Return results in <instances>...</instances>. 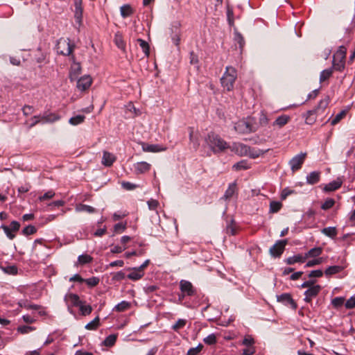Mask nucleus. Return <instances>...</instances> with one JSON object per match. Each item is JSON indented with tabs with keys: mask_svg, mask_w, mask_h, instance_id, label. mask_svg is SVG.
<instances>
[{
	"mask_svg": "<svg viewBox=\"0 0 355 355\" xmlns=\"http://www.w3.org/2000/svg\"><path fill=\"white\" fill-rule=\"evenodd\" d=\"M205 142L214 153L223 152L230 147L224 139L214 132L208 134Z\"/></svg>",
	"mask_w": 355,
	"mask_h": 355,
	"instance_id": "f257e3e1",
	"label": "nucleus"
},
{
	"mask_svg": "<svg viewBox=\"0 0 355 355\" xmlns=\"http://www.w3.org/2000/svg\"><path fill=\"white\" fill-rule=\"evenodd\" d=\"M236 76V69L232 67H227L225 72L220 79L223 87L227 91L232 90L234 87Z\"/></svg>",
	"mask_w": 355,
	"mask_h": 355,
	"instance_id": "f03ea898",
	"label": "nucleus"
},
{
	"mask_svg": "<svg viewBox=\"0 0 355 355\" xmlns=\"http://www.w3.org/2000/svg\"><path fill=\"white\" fill-rule=\"evenodd\" d=\"M75 45L71 43L69 38H60L56 44V51L58 54L62 55H70L74 49Z\"/></svg>",
	"mask_w": 355,
	"mask_h": 355,
	"instance_id": "7ed1b4c3",
	"label": "nucleus"
},
{
	"mask_svg": "<svg viewBox=\"0 0 355 355\" xmlns=\"http://www.w3.org/2000/svg\"><path fill=\"white\" fill-rule=\"evenodd\" d=\"M234 129L240 134H248L255 131L252 124L245 119L240 120L235 123Z\"/></svg>",
	"mask_w": 355,
	"mask_h": 355,
	"instance_id": "20e7f679",
	"label": "nucleus"
},
{
	"mask_svg": "<svg viewBox=\"0 0 355 355\" xmlns=\"http://www.w3.org/2000/svg\"><path fill=\"white\" fill-rule=\"evenodd\" d=\"M306 157V153H300V154L294 156L288 162L291 169L293 172L298 171L301 168L305 158Z\"/></svg>",
	"mask_w": 355,
	"mask_h": 355,
	"instance_id": "39448f33",
	"label": "nucleus"
},
{
	"mask_svg": "<svg viewBox=\"0 0 355 355\" xmlns=\"http://www.w3.org/2000/svg\"><path fill=\"white\" fill-rule=\"evenodd\" d=\"M286 244V239L277 241L269 250L270 255L275 258L279 257L284 252Z\"/></svg>",
	"mask_w": 355,
	"mask_h": 355,
	"instance_id": "423d86ee",
	"label": "nucleus"
},
{
	"mask_svg": "<svg viewBox=\"0 0 355 355\" xmlns=\"http://www.w3.org/2000/svg\"><path fill=\"white\" fill-rule=\"evenodd\" d=\"M74 6V18L76 22L79 25H82L83 22V0H73Z\"/></svg>",
	"mask_w": 355,
	"mask_h": 355,
	"instance_id": "0eeeda50",
	"label": "nucleus"
},
{
	"mask_svg": "<svg viewBox=\"0 0 355 355\" xmlns=\"http://www.w3.org/2000/svg\"><path fill=\"white\" fill-rule=\"evenodd\" d=\"M180 289L182 293L187 296H193L196 293V290L193 284L187 280L182 279L180 282Z\"/></svg>",
	"mask_w": 355,
	"mask_h": 355,
	"instance_id": "6e6552de",
	"label": "nucleus"
},
{
	"mask_svg": "<svg viewBox=\"0 0 355 355\" xmlns=\"http://www.w3.org/2000/svg\"><path fill=\"white\" fill-rule=\"evenodd\" d=\"M229 148L236 155L242 157L247 156V150H249V146L240 142H234L230 146Z\"/></svg>",
	"mask_w": 355,
	"mask_h": 355,
	"instance_id": "1a4fd4ad",
	"label": "nucleus"
},
{
	"mask_svg": "<svg viewBox=\"0 0 355 355\" xmlns=\"http://www.w3.org/2000/svg\"><path fill=\"white\" fill-rule=\"evenodd\" d=\"M277 302L286 306H290L293 309H297V304L289 293H283L277 296Z\"/></svg>",
	"mask_w": 355,
	"mask_h": 355,
	"instance_id": "9d476101",
	"label": "nucleus"
},
{
	"mask_svg": "<svg viewBox=\"0 0 355 355\" xmlns=\"http://www.w3.org/2000/svg\"><path fill=\"white\" fill-rule=\"evenodd\" d=\"M322 287L320 285H314L311 286V288H308L304 292L305 297L304 300L306 302H310L312 298L316 297L320 291H321Z\"/></svg>",
	"mask_w": 355,
	"mask_h": 355,
	"instance_id": "9b49d317",
	"label": "nucleus"
},
{
	"mask_svg": "<svg viewBox=\"0 0 355 355\" xmlns=\"http://www.w3.org/2000/svg\"><path fill=\"white\" fill-rule=\"evenodd\" d=\"M92 83V80L89 76H83L77 80L76 87L78 90L83 92L89 88Z\"/></svg>",
	"mask_w": 355,
	"mask_h": 355,
	"instance_id": "f8f14e48",
	"label": "nucleus"
},
{
	"mask_svg": "<svg viewBox=\"0 0 355 355\" xmlns=\"http://www.w3.org/2000/svg\"><path fill=\"white\" fill-rule=\"evenodd\" d=\"M343 184V181L340 178H338L336 180L327 184L324 188L323 191L325 192H331L338 189Z\"/></svg>",
	"mask_w": 355,
	"mask_h": 355,
	"instance_id": "ddd939ff",
	"label": "nucleus"
},
{
	"mask_svg": "<svg viewBox=\"0 0 355 355\" xmlns=\"http://www.w3.org/2000/svg\"><path fill=\"white\" fill-rule=\"evenodd\" d=\"M116 160V157L114 154L107 151H104L101 163L105 166H111Z\"/></svg>",
	"mask_w": 355,
	"mask_h": 355,
	"instance_id": "4468645a",
	"label": "nucleus"
},
{
	"mask_svg": "<svg viewBox=\"0 0 355 355\" xmlns=\"http://www.w3.org/2000/svg\"><path fill=\"white\" fill-rule=\"evenodd\" d=\"M64 301L67 304H71L74 306H78L82 301L78 295L73 293H68L64 296Z\"/></svg>",
	"mask_w": 355,
	"mask_h": 355,
	"instance_id": "2eb2a0df",
	"label": "nucleus"
},
{
	"mask_svg": "<svg viewBox=\"0 0 355 355\" xmlns=\"http://www.w3.org/2000/svg\"><path fill=\"white\" fill-rule=\"evenodd\" d=\"M135 171L137 174H141L150 170V165L146 162H140L135 164Z\"/></svg>",
	"mask_w": 355,
	"mask_h": 355,
	"instance_id": "dca6fc26",
	"label": "nucleus"
},
{
	"mask_svg": "<svg viewBox=\"0 0 355 355\" xmlns=\"http://www.w3.org/2000/svg\"><path fill=\"white\" fill-rule=\"evenodd\" d=\"M268 150H262L257 148H252L249 146V150H247L248 155L250 158L255 159L259 157L260 155L266 153Z\"/></svg>",
	"mask_w": 355,
	"mask_h": 355,
	"instance_id": "f3484780",
	"label": "nucleus"
},
{
	"mask_svg": "<svg viewBox=\"0 0 355 355\" xmlns=\"http://www.w3.org/2000/svg\"><path fill=\"white\" fill-rule=\"evenodd\" d=\"M320 172L316 171L311 172L306 178L307 184L311 185L318 183L320 181Z\"/></svg>",
	"mask_w": 355,
	"mask_h": 355,
	"instance_id": "a211bd4d",
	"label": "nucleus"
},
{
	"mask_svg": "<svg viewBox=\"0 0 355 355\" xmlns=\"http://www.w3.org/2000/svg\"><path fill=\"white\" fill-rule=\"evenodd\" d=\"M347 48L345 45H340L336 52L334 54L333 59L336 60H345Z\"/></svg>",
	"mask_w": 355,
	"mask_h": 355,
	"instance_id": "6ab92c4d",
	"label": "nucleus"
},
{
	"mask_svg": "<svg viewBox=\"0 0 355 355\" xmlns=\"http://www.w3.org/2000/svg\"><path fill=\"white\" fill-rule=\"evenodd\" d=\"M130 272L128 275L127 277L132 281H137L141 279L144 275V272H140L136 268H128Z\"/></svg>",
	"mask_w": 355,
	"mask_h": 355,
	"instance_id": "aec40b11",
	"label": "nucleus"
},
{
	"mask_svg": "<svg viewBox=\"0 0 355 355\" xmlns=\"http://www.w3.org/2000/svg\"><path fill=\"white\" fill-rule=\"evenodd\" d=\"M81 71V67L80 63L78 62H73V65L71 66L69 77L71 81L76 79L78 75L80 73Z\"/></svg>",
	"mask_w": 355,
	"mask_h": 355,
	"instance_id": "412c9836",
	"label": "nucleus"
},
{
	"mask_svg": "<svg viewBox=\"0 0 355 355\" xmlns=\"http://www.w3.org/2000/svg\"><path fill=\"white\" fill-rule=\"evenodd\" d=\"M306 261V257L301 254H296L293 257H288L285 262L288 265H292L295 263H304Z\"/></svg>",
	"mask_w": 355,
	"mask_h": 355,
	"instance_id": "4be33fe9",
	"label": "nucleus"
},
{
	"mask_svg": "<svg viewBox=\"0 0 355 355\" xmlns=\"http://www.w3.org/2000/svg\"><path fill=\"white\" fill-rule=\"evenodd\" d=\"M134 13V10L130 4H124L120 8V14L123 18L130 17Z\"/></svg>",
	"mask_w": 355,
	"mask_h": 355,
	"instance_id": "5701e85b",
	"label": "nucleus"
},
{
	"mask_svg": "<svg viewBox=\"0 0 355 355\" xmlns=\"http://www.w3.org/2000/svg\"><path fill=\"white\" fill-rule=\"evenodd\" d=\"M18 304L20 307L26 309L28 310H39L40 309V306L37 304H31L27 300H21L18 302Z\"/></svg>",
	"mask_w": 355,
	"mask_h": 355,
	"instance_id": "b1692460",
	"label": "nucleus"
},
{
	"mask_svg": "<svg viewBox=\"0 0 355 355\" xmlns=\"http://www.w3.org/2000/svg\"><path fill=\"white\" fill-rule=\"evenodd\" d=\"M316 110H309L305 116V123L309 125L313 124L316 121Z\"/></svg>",
	"mask_w": 355,
	"mask_h": 355,
	"instance_id": "393cba45",
	"label": "nucleus"
},
{
	"mask_svg": "<svg viewBox=\"0 0 355 355\" xmlns=\"http://www.w3.org/2000/svg\"><path fill=\"white\" fill-rule=\"evenodd\" d=\"M236 190V182H232L230 184L228 188L225 192V194L223 196V198L225 200H230L235 193Z\"/></svg>",
	"mask_w": 355,
	"mask_h": 355,
	"instance_id": "a878e982",
	"label": "nucleus"
},
{
	"mask_svg": "<svg viewBox=\"0 0 355 355\" xmlns=\"http://www.w3.org/2000/svg\"><path fill=\"white\" fill-rule=\"evenodd\" d=\"M40 118H41L42 123H53V122H55L60 119L59 116H58L55 114H53V113L46 114L43 116H40Z\"/></svg>",
	"mask_w": 355,
	"mask_h": 355,
	"instance_id": "bb28decb",
	"label": "nucleus"
},
{
	"mask_svg": "<svg viewBox=\"0 0 355 355\" xmlns=\"http://www.w3.org/2000/svg\"><path fill=\"white\" fill-rule=\"evenodd\" d=\"M75 210L77 212L94 213L95 211V209L93 207L81 203L76 205Z\"/></svg>",
	"mask_w": 355,
	"mask_h": 355,
	"instance_id": "cd10ccee",
	"label": "nucleus"
},
{
	"mask_svg": "<svg viewBox=\"0 0 355 355\" xmlns=\"http://www.w3.org/2000/svg\"><path fill=\"white\" fill-rule=\"evenodd\" d=\"M289 119L290 117L288 115H281L276 119V120L273 122L272 125H277L279 128H282L288 122Z\"/></svg>",
	"mask_w": 355,
	"mask_h": 355,
	"instance_id": "c85d7f7f",
	"label": "nucleus"
},
{
	"mask_svg": "<svg viewBox=\"0 0 355 355\" xmlns=\"http://www.w3.org/2000/svg\"><path fill=\"white\" fill-rule=\"evenodd\" d=\"M322 252V248L321 247H316L309 250L305 254L304 257L306 259L309 257H318Z\"/></svg>",
	"mask_w": 355,
	"mask_h": 355,
	"instance_id": "c756f323",
	"label": "nucleus"
},
{
	"mask_svg": "<svg viewBox=\"0 0 355 355\" xmlns=\"http://www.w3.org/2000/svg\"><path fill=\"white\" fill-rule=\"evenodd\" d=\"M321 232L331 239H334L337 235V230L335 227H324L321 230Z\"/></svg>",
	"mask_w": 355,
	"mask_h": 355,
	"instance_id": "7c9ffc66",
	"label": "nucleus"
},
{
	"mask_svg": "<svg viewBox=\"0 0 355 355\" xmlns=\"http://www.w3.org/2000/svg\"><path fill=\"white\" fill-rule=\"evenodd\" d=\"M143 150L146 152H159L164 150V148H161L159 145L157 144H147V145H143Z\"/></svg>",
	"mask_w": 355,
	"mask_h": 355,
	"instance_id": "2f4dec72",
	"label": "nucleus"
},
{
	"mask_svg": "<svg viewBox=\"0 0 355 355\" xmlns=\"http://www.w3.org/2000/svg\"><path fill=\"white\" fill-rule=\"evenodd\" d=\"M343 268L340 266H332L328 267L325 271L324 273L327 276H330L332 275L337 274L343 270Z\"/></svg>",
	"mask_w": 355,
	"mask_h": 355,
	"instance_id": "473e14b6",
	"label": "nucleus"
},
{
	"mask_svg": "<svg viewBox=\"0 0 355 355\" xmlns=\"http://www.w3.org/2000/svg\"><path fill=\"white\" fill-rule=\"evenodd\" d=\"M78 307L83 315H89L92 311V307L89 304H85L83 302H80Z\"/></svg>",
	"mask_w": 355,
	"mask_h": 355,
	"instance_id": "72a5a7b5",
	"label": "nucleus"
},
{
	"mask_svg": "<svg viewBox=\"0 0 355 355\" xmlns=\"http://www.w3.org/2000/svg\"><path fill=\"white\" fill-rule=\"evenodd\" d=\"M85 119L84 115L78 114L75 116L71 117L69 120V123L72 125H77L82 123Z\"/></svg>",
	"mask_w": 355,
	"mask_h": 355,
	"instance_id": "f704fd0d",
	"label": "nucleus"
},
{
	"mask_svg": "<svg viewBox=\"0 0 355 355\" xmlns=\"http://www.w3.org/2000/svg\"><path fill=\"white\" fill-rule=\"evenodd\" d=\"M130 306V302L123 300L120 303L117 304L113 310L119 312H122L127 310Z\"/></svg>",
	"mask_w": 355,
	"mask_h": 355,
	"instance_id": "c9c22d12",
	"label": "nucleus"
},
{
	"mask_svg": "<svg viewBox=\"0 0 355 355\" xmlns=\"http://www.w3.org/2000/svg\"><path fill=\"white\" fill-rule=\"evenodd\" d=\"M137 42L139 43L140 47L141 48L143 52L144 53L146 57H148L150 55V47L146 41L142 39H138Z\"/></svg>",
	"mask_w": 355,
	"mask_h": 355,
	"instance_id": "e433bc0d",
	"label": "nucleus"
},
{
	"mask_svg": "<svg viewBox=\"0 0 355 355\" xmlns=\"http://www.w3.org/2000/svg\"><path fill=\"white\" fill-rule=\"evenodd\" d=\"M93 261V258L87 254H83L79 255L78 257V261L81 265H85L87 263H89Z\"/></svg>",
	"mask_w": 355,
	"mask_h": 355,
	"instance_id": "4c0bfd02",
	"label": "nucleus"
},
{
	"mask_svg": "<svg viewBox=\"0 0 355 355\" xmlns=\"http://www.w3.org/2000/svg\"><path fill=\"white\" fill-rule=\"evenodd\" d=\"M99 317L96 316L93 320L87 323L85 326V329L88 330H95L99 326Z\"/></svg>",
	"mask_w": 355,
	"mask_h": 355,
	"instance_id": "58836bf2",
	"label": "nucleus"
},
{
	"mask_svg": "<svg viewBox=\"0 0 355 355\" xmlns=\"http://www.w3.org/2000/svg\"><path fill=\"white\" fill-rule=\"evenodd\" d=\"M187 324V320L178 319L175 324L172 326V329L178 332L180 329H182Z\"/></svg>",
	"mask_w": 355,
	"mask_h": 355,
	"instance_id": "ea45409f",
	"label": "nucleus"
},
{
	"mask_svg": "<svg viewBox=\"0 0 355 355\" xmlns=\"http://www.w3.org/2000/svg\"><path fill=\"white\" fill-rule=\"evenodd\" d=\"M236 171H240L243 169H247L249 168L248 164L245 160H241L239 162H236L233 165L232 167Z\"/></svg>",
	"mask_w": 355,
	"mask_h": 355,
	"instance_id": "a19ab883",
	"label": "nucleus"
},
{
	"mask_svg": "<svg viewBox=\"0 0 355 355\" xmlns=\"http://www.w3.org/2000/svg\"><path fill=\"white\" fill-rule=\"evenodd\" d=\"M332 73H333L332 69H324L322 71H321L320 75V82H323V81L327 80L332 75Z\"/></svg>",
	"mask_w": 355,
	"mask_h": 355,
	"instance_id": "79ce46f5",
	"label": "nucleus"
},
{
	"mask_svg": "<svg viewBox=\"0 0 355 355\" xmlns=\"http://www.w3.org/2000/svg\"><path fill=\"white\" fill-rule=\"evenodd\" d=\"M99 278L97 277H92L88 279H84L83 282H85L86 284L89 287L96 286L99 283Z\"/></svg>",
	"mask_w": 355,
	"mask_h": 355,
	"instance_id": "37998d69",
	"label": "nucleus"
},
{
	"mask_svg": "<svg viewBox=\"0 0 355 355\" xmlns=\"http://www.w3.org/2000/svg\"><path fill=\"white\" fill-rule=\"evenodd\" d=\"M34 330H35V327L32 326L23 325L17 327V331L21 334H28Z\"/></svg>",
	"mask_w": 355,
	"mask_h": 355,
	"instance_id": "c03bdc74",
	"label": "nucleus"
},
{
	"mask_svg": "<svg viewBox=\"0 0 355 355\" xmlns=\"http://www.w3.org/2000/svg\"><path fill=\"white\" fill-rule=\"evenodd\" d=\"M0 229H2L4 232V233L6 234L7 237L12 240L15 237V234L12 232V231L10 230V227L6 225H1L0 226Z\"/></svg>",
	"mask_w": 355,
	"mask_h": 355,
	"instance_id": "a18cd8bd",
	"label": "nucleus"
},
{
	"mask_svg": "<svg viewBox=\"0 0 355 355\" xmlns=\"http://www.w3.org/2000/svg\"><path fill=\"white\" fill-rule=\"evenodd\" d=\"M329 100L327 98L322 99L319 103L318 107L315 109L316 110L317 114L322 112L328 105Z\"/></svg>",
	"mask_w": 355,
	"mask_h": 355,
	"instance_id": "49530a36",
	"label": "nucleus"
},
{
	"mask_svg": "<svg viewBox=\"0 0 355 355\" xmlns=\"http://www.w3.org/2000/svg\"><path fill=\"white\" fill-rule=\"evenodd\" d=\"M36 232V227L31 225H27L22 230V234L26 236L32 235L35 234Z\"/></svg>",
	"mask_w": 355,
	"mask_h": 355,
	"instance_id": "de8ad7c7",
	"label": "nucleus"
},
{
	"mask_svg": "<svg viewBox=\"0 0 355 355\" xmlns=\"http://www.w3.org/2000/svg\"><path fill=\"white\" fill-rule=\"evenodd\" d=\"M116 340V336L114 334L109 335L104 340V345L107 347L112 346Z\"/></svg>",
	"mask_w": 355,
	"mask_h": 355,
	"instance_id": "09e8293b",
	"label": "nucleus"
},
{
	"mask_svg": "<svg viewBox=\"0 0 355 355\" xmlns=\"http://www.w3.org/2000/svg\"><path fill=\"white\" fill-rule=\"evenodd\" d=\"M333 68L339 71H343L345 68V61L336 60L333 59Z\"/></svg>",
	"mask_w": 355,
	"mask_h": 355,
	"instance_id": "8fccbe9b",
	"label": "nucleus"
},
{
	"mask_svg": "<svg viewBox=\"0 0 355 355\" xmlns=\"http://www.w3.org/2000/svg\"><path fill=\"white\" fill-rule=\"evenodd\" d=\"M345 298L343 297H336L331 300V304L335 308H339L343 305Z\"/></svg>",
	"mask_w": 355,
	"mask_h": 355,
	"instance_id": "3c124183",
	"label": "nucleus"
},
{
	"mask_svg": "<svg viewBox=\"0 0 355 355\" xmlns=\"http://www.w3.org/2000/svg\"><path fill=\"white\" fill-rule=\"evenodd\" d=\"M1 268L5 273L8 275H16L18 271L17 268L14 265L2 267Z\"/></svg>",
	"mask_w": 355,
	"mask_h": 355,
	"instance_id": "603ef678",
	"label": "nucleus"
},
{
	"mask_svg": "<svg viewBox=\"0 0 355 355\" xmlns=\"http://www.w3.org/2000/svg\"><path fill=\"white\" fill-rule=\"evenodd\" d=\"M202 348L203 345L200 343L197 347L190 348L188 350L187 355H198L201 352Z\"/></svg>",
	"mask_w": 355,
	"mask_h": 355,
	"instance_id": "864d4df0",
	"label": "nucleus"
},
{
	"mask_svg": "<svg viewBox=\"0 0 355 355\" xmlns=\"http://www.w3.org/2000/svg\"><path fill=\"white\" fill-rule=\"evenodd\" d=\"M335 204V200L333 198H327L324 202L321 205V209L327 210L331 208Z\"/></svg>",
	"mask_w": 355,
	"mask_h": 355,
	"instance_id": "5fc2aeb1",
	"label": "nucleus"
},
{
	"mask_svg": "<svg viewBox=\"0 0 355 355\" xmlns=\"http://www.w3.org/2000/svg\"><path fill=\"white\" fill-rule=\"evenodd\" d=\"M282 207V204L279 202L272 201L270 203V211L272 213L277 212Z\"/></svg>",
	"mask_w": 355,
	"mask_h": 355,
	"instance_id": "6e6d98bb",
	"label": "nucleus"
},
{
	"mask_svg": "<svg viewBox=\"0 0 355 355\" xmlns=\"http://www.w3.org/2000/svg\"><path fill=\"white\" fill-rule=\"evenodd\" d=\"M114 42L119 49L125 51V44L121 36L116 35L115 36Z\"/></svg>",
	"mask_w": 355,
	"mask_h": 355,
	"instance_id": "4d7b16f0",
	"label": "nucleus"
},
{
	"mask_svg": "<svg viewBox=\"0 0 355 355\" xmlns=\"http://www.w3.org/2000/svg\"><path fill=\"white\" fill-rule=\"evenodd\" d=\"M227 22L230 26H234V12L233 10L230 8H227Z\"/></svg>",
	"mask_w": 355,
	"mask_h": 355,
	"instance_id": "13d9d810",
	"label": "nucleus"
},
{
	"mask_svg": "<svg viewBox=\"0 0 355 355\" xmlns=\"http://www.w3.org/2000/svg\"><path fill=\"white\" fill-rule=\"evenodd\" d=\"M242 344L248 347H253L254 340L251 336H247L243 340Z\"/></svg>",
	"mask_w": 355,
	"mask_h": 355,
	"instance_id": "bf43d9fd",
	"label": "nucleus"
},
{
	"mask_svg": "<svg viewBox=\"0 0 355 355\" xmlns=\"http://www.w3.org/2000/svg\"><path fill=\"white\" fill-rule=\"evenodd\" d=\"M346 114V112L343 110L340 112L338 114L336 115V116L332 119L331 123L332 125L337 124Z\"/></svg>",
	"mask_w": 355,
	"mask_h": 355,
	"instance_id": "052dcab7",
	"label": "nucleus"
},
{
	"mask_svg": "<svg viewBox=\"0 0 355 355\" xmlns=\"http://www.w3.org/2000/svg\"><path fill=\"white\" fill-rule=\"evenodd\" d=\"M126 223H119L114 225V231L115 233H121L125 230L126 229Z\"/></svg>",
	"mask_w": 355,
	"mask_h": 355,
	"instance_id": "680f3d73",
	"label": "nucleus"
},
{
	"mask_svg": "<svg viewBox=\"0 0 355 355\" xmlns=\"http://www.w3.org/2000/svg\"><path fill=\"white\" fill-rule=\"evenodd\" d=\"M322 262H323V259L322 258H321V257L316 258L315 259L309 261L306 263L305 267H312V266H314L315 265L321 264Z\"/></svg>",
	"mask_w": 355,
	"mask_h": 355,
	"instance_id": "e2e57ef3",
	"label": "nucleus"
},
{
	"mask_svg": "<svg viewBox=\"0 0 355 355\" xmlns=\"http://www.w3.org/2000/svg\"><path fill=\"white\" fill-rule=\"evenodd\" d=\"M203 341L207 345H213L216 342V337L214 334H211L205 337Z\"/></svg>",
	"mask_w": 355,
	"mask_h": 355,
	"instance_id": "0e129e2a",
	"label": "nucleus"
},
{
	"mask_svg": "<svg viewBox=\"0 0 355 355\" xmlns=\"http://www.w3.org/2000/svg\"><path fill=\"white\" fill-rule=\"evenodd\" d=\"M352 29H353V28L352 26H349L345 28V35H346L343 38V42L345 43L348 44L350 42V40H351L350 35L352 32Z\"/></svg>",
	"mask_w": 355,
	"mask_h": 355,
	"instance_id": "69168bd1",
	"label": "nucleus"
},
{
	"mask_svg": "<svg viewBox=\"0 0 355 355\" xmlns=\"http://www.w3.org/2000/svg\"><path fill=\"white\" fill-rule=\"evenodd\" d=\"M345 306L347 309H349L355 308V296H352L348 299L346 301Z\"/></svg>",
	"mask_w": 355,
	"mask_h": 355,
	"instance_id": "338daca9",
	"label": "nucleus"
},
{
	"mask_svg": "<svg viewBox=\"0 0 355 355\" xmlns=\"http://www.w3.org/2000/svg\"><path fill=\"white\" fill-rule=\"evenodd\" d=\"M149 209L155 210L159 205L157 200L154 199H150L147 202Z\"/></svg>",
	"mask_w": 355,
	"mask_h": 355,
	"instance_id": "774afa93",
	"label": "nucleus"
}]
</instances>
